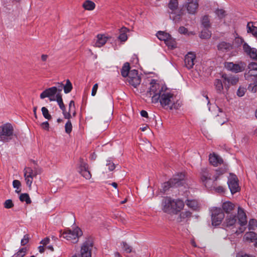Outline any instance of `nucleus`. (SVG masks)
<instances>
[{
	"mask_svg": "<svg viewBox=\"0 0 257 257\" xmlns=\"http://www.w3.org/2000/svg\"><path fill=\"white\" fill-rule=\"evenodd\" d=\"M148 95L152 97V102H160L161 106L166 109H178L180 106L176 95L166 86L157 83L154 80L150 83Z\"/></svg>",
	"mask_w": 257,
	"mask_h": 257,
	"instance_id": "1",
	"label": "nucleus"
},
{
	"mask_svg": "<svg viewBox=\"0 0 257 257\" xmlns=\"http://www.w3.org/2000/svg\"><path fill=\"white\" fill-rule=\"evenodd\" d=\"M161 206L164 212L170 214H177L183 209L184 203L181 199L166 197L162 200Z\"/></svg>",
	"mask_w": 257,
	"mask_h": 257,
	"instance_id": "2",
	"label": "nucleus"
},
{
	"mask_svg": "<svg viewBox=\"0 0 257 257\" xmlns=\"http://www.w3.org/2000/svg\"><path fill=\"white\" fill-rule=\"evenodd\" d=\"M14 136V128L10 123H6L0 126V141L8 143L12 140Z\"/></svg>",
	"mask_w": 257,
	"mask_h": 257,
	"instance_id": "3",
	"label": "nucleus"
},
{
	"mask_svg": "<svg viewBox=\"0 0 257 257\" xmlns=\"http://www.w3.org/2000/svg\"><path fill=\"white\" fill-rule=\"evenodd\" d=\"M82 231L80 228L75 227L73 229H68L63 232L61 236L66 239L71 243H76L79 238L82 235Z\"/></svg>",
	"mask_w": 257,
	"mask_h": 257,
	"instance_id": "4",
	"label": "nucleus"
},
{
	"mask_svg": "<svg viewBox=\"0 0 257 257\" xmlns=\"http://www.w3.org/2000/svg\"><path fill=\"white\" fill-rule=\"evenodd\" d=\"M185 175L180 173L175 175L173 178L169 181L165 182L162 184L163 191L166 192L168 190L170 187H177L183 185L184 182Z\"/></svg>",
	"mask_w": 257,
	"mask_h": 257,
	"instance_id": "5",
	"label": "nucleus"
},
{
	"mask_svg": "<svg viewBox=\"0 0 257 257\" xmlns=\"http://www.w3.org/2000/svg\"><path fill=\"white\" fill-rule=\"evenodd\" d=\"M178 0H170L168 4V7L169 9V13L171 15L176 14L175 17L172 16L173 20L175 22L179 21L181 17L184 15L183 10H180L178 12Z\"/></svg>",
	"mask_w": 257,
	"mask_h": 257,
	"instance_id": "6",
	"label": "nucleus"
},
{
	"mask_svg": "<svg viewBox=\"0 0 257 257\" xmlns=\"http://www.w3.org/2000/svg\"><path fill=\"white\" fill-rule=\"evenodd\" d=\"M246 66V63L241 61L235 63L231 62H226L224 63V67L227 70L235 73L243 72Z\"/></svg>",
	"mask_w": 257,
	"mask_h": 257,
	"instance_id": "7",
	"label": "nucleus"
},
{
	"mask_svg": "<svg viewBox=\"0 0 257 257\" xmlns=\"http://www.w3.org/2000/svg\"><path fill=\"white\" fill-rule=\"evenodd\" d=\"M211 211L212 225L214 226L219 225L224 218V212L220 208L217 207H213Z\"/></svg>",
	"mask_w": 257,
	"mask_h": 257,
	"instance_id": "8",
	"label": "nucleus"
},
{
	"mask_svg": "<svg viewBox=\"0 0 257 257\" xmlns=\"http://www.w3.org/2000/svg\"><path fill=\"white\" fill-rule=\"evenodd\" d=\"M237 219L238 223L241 227H240L238 230H237L235 233L236 234H239L245 231L246 227L243 226H245L247 222L246 215L243 209L239 206L238 207Z\"/></svg>",
	"mask_w": 257,
	"mask_h": 257,
	"instance_id": "9",
	"label": "nucleus"
},
{
	"mask_svg": "<svg viewBox=\"0 0 257 257\" xmlns=\"http://www.w3.org/2000/svg\"><path fill=\"white\" fill-rule=\"evenodd\" d=\"M199 0H185L182 9L186 10L190 15H195L199 7Z\"/></svg>",
	"mask_w": 257,
	"mask_h": 257,
	"instance_id": "10",
	"label": "nucleus"
},
{
	"mask_svg": "<svg viewBox=\"0 0 257 257\" xmlns=\"http://www.w3.org/2000/svg\"><path fill=\"white\" fill-rule=\"evenodd\" d=\"M24 174L26 184L31 188L34 178L39 174L38 170H33L31 167H26L24 170Z\"/></svg>",
	"mask_w": 257,
	"mask_h": 257,
	"instance_id": "11",
	"label": "nucleus"
},
{
	"mask_svg": "<svg viewBox=\"0 0 257 257\" xmlns=\"http://www.w3.org/2000/svg\"><path fill=\"white\" fill-rule=\"evenodd\" d=\"M235 41L238 43L243 44V49L244 52L251 59H255L257 58L256 50L255 48H251L246 43L244 42L243 39L241 38L237 37Z\"/></svg>",
	"mask_w": 257,
	"mask_h": 257,
	"instance_id": "12",
	"label": "nucleus"
},
{
	"mask_svg": "<svg viewBox=\"0 0 257 257\" xmlns=\"http://www.w3.org/2000/svg\"><path fill=\"white\" fill-rule=\"evenodd\" d=\"M235 41L238 43L243 44V49L244 52L251 59H255L257 58L256 50L255 48H251L246 43L244 42L243 39L241 38L237 37Z\"/></svg>",
	"mask_w": 257,
	"mask_h": 257,
	"instance_id": "13",
	"label": "nucleus"
},
{
	"mask_svg": "<svg viewBox=\"0 0 257 257\" xmlns=\"http://www.w3.org/2000/svg\"><path fill=\"white\" fill-rule=\"evenodd\" d=\"M93 242L91 238H87L82 244L80 250V257H91Z\"/></svg>",
	"mask_w": 257,
	"mask_h": 257,
	"instance_id": "14",
	"label": "nucleus"
},
{
	"mask_svg": "<svg viewBox=\"0 0 257 257\" xmlns=\"http://www.w3.org/2000/svg\"><path fill=\"white\" fill-rule=\"evenodd\" d=\"M57 94V87L53 86L44 90L40 94V97L42 99L47 97L50 101H55Z\"/></svg>",
	"mask_w": 257,
	"mask_h": 257,
	"instance_id": "15",
	"label": "nucleus"
},
{
	"mask_svg": "<svg viewBox=\"0 0 257 257\" xmlns=\"http://www.w3.org/2000/svg\"><path fill=\"white\" fill-rule=\"evenodd\" d=\"M227 184L231 194H233L239 191L240 188L236 175L230 174L228 178Z\"/></svg>",
	"mask_w": 257,
	"mask_h": 257,
	"instance_id": "16",
	"label": "nucleus"
},
{
	"mask_svg": "<svg viewBox=\"0 0 257 257\" xmlns=\"http://www.w3.org/2000/svg\"><path fill=\"white\" fill-rule=\"evenodd\" d=\"M156 36L160 40L164 41L169 47L174 48L176 47L175 40L170 33H156Z\"/></svg>",
	"mask_w": 257,
	"mask_h": 257,
	"instance_id": "17",
	"label": "nucleus"
},
{
	"mask_svg": "<svg viewBox=\"0 0 257 257\" xmlns=\"http://www.w3.org/2000/svg\"><path fill=\"white\" fill-rule=\"evenodd\" d=\"M127 80L129 84L135 88H136L140 85L141 81V79L138 75V71L135 69L130 71Z\"/></svg>",
	"mask_w": 257,
	"mask_h": 257,
	"instance_id": "18",
	"label": "nucleus"
},
{
	"mask_svg": "<svg viewBox=\"0 0 257 257\" xmlns=\"http://www.w3.org/2000/svg\"><path fill=\"white\" fill-rule=\"evenodd\" d=\"M195 58V54L192 52L188 53V54L185 56L184 62L185 66L188 69H191L193 67Z\"/></svg>",
	"mask_w": 257,
	"mask_h": 257,
	"instance_id": "19",
	"label": "nucleus"
},
{
	"mask_svg": "<svg viewBox=\"0 0 257 257\" xmlns=\"http://www.w3.org/2000/svg\"><path fill=\"white\" fill-rule=\"evenodd\" d=\"M79 173L86 179H90L91 175L88 169V165L84 162H81L79 170Z\"/></svg>",
	"mask_w": 257,
	"mask_h": 257,
	"instance_id": "20",
	"label": "nucleus"
},
{
	"mask_svg": "<svg viewBox=\"0 0 257 257\" xmlns=\"http://www.w3.org/2000/svg\"><path fill=\"white\" fill-rule=\"evenodd\" d=\"M201 180L206 187H207L208 181L211 180V173L207 168H203L201 171Z\"/></svg>",
	"mask_w": 257,
	"mask_h": 257,
	"instance_id": "21",
	"label": "nucleus"
},
{
	"mask_svg": "<svg viewBox=\"0 0 257 257\" xmlns=\"http://www.w3.org/2000/svg\"><path fill=\"white\" fill-rule=\"evenodd\" d=\"M209 162L214 166H217L223 163V159L221 157L215 153L210 154L209 157Z\"/></svg>",
	"mask_w": 257,
	"mask_h": 257,
	"instance_id": "22",
	"label": "nucleus"
},
{
	"mask_svg": "<svg viewBox=\"0 0 257 257\" xmlns=\"http://www.w3.org/2000/svg\"><path fill=\"white\" fill-rule=\"evenodd\" d=\"M108 37L105 34H99L97 36L95 46L97 47H100L105 44Z\"/></svg>",
	"mask_w": 257,
	"mask_h": 257,
	"instance_id": "23",
	"label": "nucleus"
},
{
	"mask_svg": "<svg viewBox=\"0 0 257 257\" xmlns=\"http://www.w3.org/2000/svg\"><path fill=\"white\" fill-rule=\"evenodd\" d=\"M222 207L226 214H230L234 210L235 205L230 201H226L223 203Z\"/></svg>",
	"mask_w": 257,
	"mask_h": 257,
	"instance_id": "24",
	"label": "nucleus"
},
{
	"mask_svg": "<svg viewBox=\"0 0 257 257\" xmlns=\"http://www.w3.org/2000/svg\"><path fill=\"white\" fill-rule=\"evenodd\" d=\"M192 216V213L187 210L181 212L179 216L177 217V220L179 222L187 221Z\"/></svg>",
	"mask_w": 257,
	"mask_h": 257,
	"instance_id": "25",
	"label": "nucleus"
},
{
	"mask_svg": "<svg viewBox=\"0 0 257 257\" xmlns=\"http://www.w3.org/2000/svg\"><path fill=\"white\" fill-rule=\"evenodd\" d=\"M185 203L189 208L193 210L197 211L200 208L199 204L196 200L187 199Z\"/></svg>",
	"mask_w": 257,
	"mask_h": 257,
	"instance_id": "26",
	"label": "nucleus"
},
{
	"mask_svg": "<svg viewBox=\"0 0 257 257\" xmlns=\"http://www.w3.org/2000/svg\"><path fill=\"white\" fill-rule=\"evenodd\" d=\"M243 239L246 241L252 242L257 240V234L253 231L247 232L245 233Z\"/></svg>",
	"mask_w": 257,
	"mask_h": 257,
	"instance_id": "27",
	"label": "nucleus"
},
{
	"mask_svg": "<svg viewBox=\"0 0 257 257\" xmlns=\"http://www.w3.org/2000/svg\"><path fill=\"white\" fill-rule=\"evenodd\" d=\"M236 222L235 215H229L227 216L224 223L226 226L230 227L235 224Z\"/></svg>",
	"mask_w": 257,
	"mask_h": 257,
	"instance_id": "28",
	"label": "nucleus"
},
{
	"mask_svg": "<svg viewBox=\"0 0 257 257\" xmlns=\"http://www.w3.org/2000/svg\"><path fill=\"white\" fill-rule=\"evenodd\" d=\"M249 71L248 74L249 75L256 76H257V63L251 62L248 66Z\"/></svg>",
	"mask_w": 257,
	"mask_h": 257,
	"instance_id": "29",
	"label": "nucleus"
},
{
	"mask_svg": "<svg viewBox=\"0 0 257 257\" xmlns=\"http://www.w3.org/2000/svg\"><path fill=\"white\" fill-rule=\"evenodd\" d=\"M222 78L224 80L226 81L229 84L234 85H235L238 81V78L236 76H229L228 77L226 75H223Z\"/></svg>",
	"mask_w": 257,
	"mask_h": 257,
	"instance_id": "30",
	"label": "nucleus"
},
{
	"mask_svg": "<svg viewBox=\"0 0 257 257\" xmlns=\"http://www.w3.org/2000/svg\"><path fill=\"white\" fill-rule=\"evenodd\" d=\"M82 7L86 10L92 11L95 9V4L91 1L87 0L83 3Z\"/></svg>",
	"mask_w": 257,
	"mask_h": 257,
	"instance_id": "31",
	"label": "nucleus"
},
{
	"mask_svg": "<svg viewBox=\"0 0 257 257\" xmlns=\"http://www.w3.org/2000/svg\"><path fill=\"white\" fill-rule=\"evenodd\" d=\"M130 67L129 63L127 62L123 64V65L121 68V75L124 77L128 76L129 73L130 72Z\"/></svg>",
	"mask_w": 257,
	"mask_h": 257,
	"instance_id": "32",
	"label": "nucleus"
},
{
	"mask_svg": "<svg viewBox=\"0 0 257 257\" xmlns=\"http://www.w3.org/2000/svg\"><path fill=\"white\" fill-rule=\"evenodd\" d=\"M246 28L247 32H257V23L248 22Z\"/></svg>",
	"mask_w": 257,
	"mask_h": 257,
	"instance_id": "33",
	"label": "nucleus"
},
{
	"mask_svg": "<svg viewBox=\"0 0 257 257\" xmlns=\"http://www.w3.org/2000/svg\"><path fill=\"white\" fill-rule=\"evenodd\" d=\"M55 101L57 102L58 104L62 111L66 109L65 106L63 102L62 96L60 93H58L57 94V98L55 99Z\"/></svg>",
	"mask_w": 257,
	"mask_h": 257,
	"instance_id": "34",
	"label": "nucleus"
},
{
	"mask_svg": "<svg viewBox=\"0 0 257 257\" xmlns=\"http://www.w3.org/2000/svg\"><path fill=\"white\" fill-rule=\"evenodd\" d=\"M19 199L21 202H26L27 204L31 203V200L29 195L27 193L21 194L19 197Z\"/></svg>",
	"mask_w": 257,
	"mask_h": 257,
	"instance_id": "35",
	"label": "nucleus"
},
{
	"mask_svg": "<svg viewBox=\"0 0 257 257\" xmlns=\"http://www.w3.org/2000/svg\"><path fill=\"white\" fill-rule=\"evenodd\" d=\"M216 108L220 113V114H217V116H220L221 117H222V119L221 120H219L218 119V122L221 125H222L227 121V118L225 117V114L223 112H222V111L221 110V109L220 108H219L218 106H216Z\"/></svg>",
	"mask_w": 257,
	"mask_h": 257,
	"instance_id": "36",
	"label": "nucleus"
},
{
	"mask_svg": "<svg viewBox=\"0 0 257 257\" xmlns=\"http://www.w3.org/2000/svg\"><path fill=\"white\" fill-rule=\"evenodd\" d=\"M214 85L215 86L216 91L218 93H221L223 89L222 81L219 79H216L214 82Z\"/></svg>",
	"mask_w": 257,
	"mask_h": 257,
	"instance_id": "37",
	"label": "nucleus"
},
{
	"mask_svg": "<svg viewBox=\"0 0 257 257\" xmlns=\"http://www.w3.org/2000/svg\"><path fill=\"white\" fill-rule=\"evenodd\" d=\"M201 24L203 27L208 29L210 27V20L208 16H204L201 21Z\"/></svg>",
	"mask_w": 257,
	"mask_h": 257,
	"instance_id": "38",
	"label": "nucleus"
},
{
	"mask_svg": "<svg viewBox=\"0 0 257 257\" xmlns=\"http://www.w3.org/2000/svg\"><path fill=\"white\" fill-rule=\"evenodd\" d=\"M27 251L26 247H23L14 254L13 257H24L26 254Z\"/></svg>",
	"mask_w": 257,
	"mask_h": 257,
	"instance_id": "39",
	"label": "nucleus"
},
{
	"mask_svg": "<svg viewBox=\"0 0 257 257\" xmlns=\"http://www.w3.org/2000/svg\"><path fill=\"white\" fill-rule=\"evenodd\" d=\"M63 89L65 93H69L71 91L72 85L69 80H67L66 84L63 85Z\"/></svg>",
	"mask_w": 257,
	"mask_h": 257,
	"instance_id": "40",
	"label": "nucleus"
},
{
	"mask_svg": "<svg viewBox=\"0 0 257 257\" xmlns=\"http://www.w3.org/2000/svg\"><path fill=\"white\" fill-rule=\"evenodd\" d=\"M257 227V220L251 219L248 222V228L249 230H254Z\"/></svg>",
	"mask_w": 257,
	"mask_h": 257,
	"instance_id": "41",
	"label": "nucleus"
},
{
	"mask_svg": "<svg viewBox=\"0 0 257 257\" xmlns=\"http://www.w3.org/2000/svg\"><path fill=\"white\" fill-rule=\"evenodd\" d=\"M13 186L14 188L17 189L15 191L17 193H19L21 192V189H20V187L21 184L20 181L18 180H14L13 182Z\"/></svg>",
	"mask_w": 257,
	"mask_h": 257,
	"instance_id": "42",
	"label": "nucleus"
},
{
	"mask_svg": "<svg viewBox=\"0 0 257 257\" xmlns=\"http://www.w3.org/2000/svg\"><path fill=\"white\" fill-rule=\"evenodd\" d=\"M122 247L123 250L126 253H131L133 251L132 247L129 245L125 242H122L121 243Z\"/></svg>",
	"mask_w": 257,
	"mask_h": 257,
	"instance_id": "43",
	"label": "nucleus"
},
{
	"mask_svg": "<svg viewBox=\"0 0 257 257\" xmlns=\"http://www.w3.org/2000/svg\"><path fill=\"white\" fill-rule=\"evenodd\" d=\"M68 111L71 112L73 116H75L76 115L75 106L74 101L71 100L69 104V110Z\"/></svg>",
	"mask_w": 257,
	"mask_h": 257,
	"instance_id": "44",
	"label": "nucleus"
},
{
	"mask_svg": "<svg viewBox=\"0 0 257 257\" xmlns=\"http://www.w3.org/2000/svg\"><path fill=\"white\" fill-rule=\"evenodd\" d=\"M230 47V45L229 43H225L224 42H221L218 46V49L220 50H227Z\"/></svg>",
	"mask_w": 257,
	"mask_h": 257,
	"instance_id": "45",
	"label": "nucleus"
},
{
	"mask_svg": "<svg viewBox=\"0 0 257 257\" xmlns=\"http://www.w3.org/2000/svg\"><path fill=\"white\" fill-rule=\"evenodd\" d=\"M72 130V125L70 120H67L65 125V131L67 134H69Z\"/></svg>",
	"mask_w": 257,
	"mask_h": 257,
	"instance_id": "46",
	"label": "nucleus"
},
{
	"mask_svg": "<svg viewBox=\"0 0 257 257\" xmlns=\"http://www.w3.org/2000/svg\"><path fill=\"white\" fill-rule=\"evenodd\" d=\"M215 13L220 19H223L226 16V12L223 9H217Z\"/></svg>",
	"mask_w": 257,
	"mask_h": 257,
	"instance_id": "47",
	"label": "nucleus"
},
{
	"mask_svg": "<svg viewBox=\"0 0 257 257\" xmlns=\"http://www.w3.org/2000/svg\"><path fill=\"white\" fill-rule=\"evenodd\" d=\"M42 112L43 116L47 119H50L51 118V115L49 114L48 109L45 107H42Z\"/></svg>",
	"mask_w": 257,
	"mask_h": 257,
	"instance_id": "48",
	"label": "nucleus"
},
{
	"mask_svg": "<svg viewBox=\"0 0 257 257\" xmlns=\"http://www.w3.org/2000/svg\"><path fill=\"white\" fill-rule=\"evenodd\" d=\"M14 205L13 201L11 199L6 200L4 203V207L7 209L11 208Z\"/></svg>",
	"mask_w": 257,
	"mask_h": 257,
	"instance_id": "49",
	"label": "nucleus"
},
{
	"mask_svg": "<svg viewBox=\"0 0 257 257\" xmlns=\"http://www.w3.org/2000/svg\"><path fill=\"white\" fill-rule=\"evenodd\" d=\"M248 89L253 93L257 91V82L249 85Z\"/></svg>",
	"mask_w": 257,
	"mask_h": 257,
	"instance_id": "50",
	"label": "nucleus"
},
{
	"mask_svg": "<svg viewBox=\"0 0 257 257\" xmlns=\"http://www.w3.org/2000/svg\"><path fill=\"white\" fill-rule=\"evenodd\" d=\"M62 113L63 114L64 117L65 119H67L68 120H70L72 116H73L72 112L70 111L67 112L66 109L62 111Z\"/></svg>",
	"mask_w": 257,
	"mask_h": 257,
	"instance_id": "51",
	"label": "nucleus"
},
{
	"mask_svg": "<svg viewBox=\"0 0 257 257\" xmlns=\"http://www.w3.org/2000/svg\"><path fill=\"white\" fill-rule=\"evenodd\" d=\"M245 92V89L243 87H240L237 91V95L241 97L243 96Z\"/></svg>",
	"mask_w": 257,
	"mask_h": 257,
	"instance_id": "52",
	"label": "nucleus"
},
{
	"mask_svg": "<svg viewBox=\"0 0 257 257\" xmlns=\"http://www.w3.org/2000/svg\"><path fill=\"white\" fill-rule=\"evenodd\" d=\"M29 242V235L26 234L24 236L23 238L21 240V244L22 245H26Z\"/></svg>",
	"mask_w": 257,
	"mask_h": 257,
	"instance_id": "53",
	"label": "nucleus"
},
{
	"mask_svg": "<svg viewBox=\"0 0 257 257\" xmlns=\"http://www.w3.org/2000/svg\"><path fill=\"white\" fill-rule=\"evenodd\" d=\"M106 166L108 167V169L110 171H113L115 169V165L114 163L111 162L110 160L107 161Z\"/></svg>",
	"mask_w": 257,
	"mask_h": 257,
	"instance_id": "54",
	"label": "nucleus"
},
{
	"mask_svg": "<svg viewBox=\"0 0 257 257\" xmlns=\"http://www.w3.org/2000/svg\"><path fill=\"white\" fill-rule=\"evenodd\" d=\"M236 257H254V256L243 252H239L236 254Z\"/></svg>",
	"mask_w": 257,
	"mask_h": 257,
	"instance_id": "55",
	"label": "nucleus"
},
{
	"mask_svg": "<svg viewBox=\"0 0 257 257\" xmlns=\"http://www.w3.org/2000/svg\"><path fill=\"white\" fill-rule=\"evenodd\" d=\"M127 36L126 33H120L118 37V39L122 42H124L127 40Z\"/></svg>",
	"mask_w": 257,
	"mask_h": 257,
	"instance_id": "56",
	"label": "nucleus"
},
{
	"mask_svg": "<svg viewBox=\"0 0 257 257\" xmlns=\"http://www.w3.org/2000/svg\"><path fill=\"white\" fill-rule=\"evenodd\" d=\"M97 89H98V84L96 83L93 85L92 89V91H91V95L92 96H94L96 95Z\"/></svg>",
	"mask_w": 257,
	"mask_h": 257,
	"instance_id": "57",
	"label": "nucleus"
},
{
	"mask_svg": "<svg viewBox=\"0 0 257 257\" xmlns=\"http://www.w3.org/2000/svg\"><path fill=\"white\" fill-rule=\"evenodd\" d=\"M211 37V33H200L199 37L201 39H207Z\"/></svg>",
	"mask_w": 257,
	"mask_h": 257,
	"instance_id": "58",
	"label": "nucleus"
},
{
	"mask_svg": "<svg viewBox=\"0 0 257 257\" xmlns=\"http://www.w3.org/2000/svg\"><path fill=\"white\" fill-rule=\"evenodd\" d=\"M41 127L45 130H49V124L48 121H45L41 123Z\"/></svg>",
	"mask_w": 257,
	"mask_h": 257,
	"instance_id": "59",
	"label": "nucleus"
},
{
	"mask_svg": "<svg viewBox=\"0 0 257 257\" xmlns=\"http://www.w3.org/2000/svg\"><path fill=\"white\" fill-rule=\"evenodd\" d=\"M215 190L218 193H223L225 191V189L222 186H218L215 188Z\"/></svg>",
	"mask_w": 257,
	"mask_h": 257,
	"instance_id": "60",
	"label": "nucleus"
},
{
	"mask_svg": "<svg viewBox=\"0 0 257 257\" xmlns=\"http://www.w3.org/2000/svg\"><path fill=\"white\" fill-rule=\"evenodd\" d=\"M49 242H50V239L48 237H46L41 240V243L43 244V245H46L47 244H48L49 243Z\"/></svg>",
	"mask_w": 257,
	"mask_h": 257,
	"instance_id": "61",
	"label": "nucleus"
},
{
	"mask_svg": "<svg viewBox=\"0 0 257 257\" xmlns=\"http://www.w3.org/2000/svg\"><path fill=\"white\" fill-rule=\"evenodd\" d=\"M58 87H57V92H58V93H60V92L62 90V89L63 88V84L62 83H58Z\"/></svg>",
	"mask_w": 257,
	"mask_h": 257,
	"instance_id": "62",
	"label": "nucleus"
},
{
	"mask_svg": "<svg viewBox=\"0 0 257 257\" xmlns=\"http://www.w3.org/2000/svg\"><path fill=\"white\" fill-rule=\"evenodd\" d=\"M141 115L142 117L148 118V112L146 110H142L140 112Z\"/></svg>",
	"mask_w": 257,
	"mask_h": 257,
	"instance_id": "63",
	"label": "nucleus"
},
{
	"mask_svg": "<svg viewBox=\"0 0 257 257\" xmlns=\"http://www.w3.org/2000/svg\"><path fill=\"white\" fill-rule=\"evenodd\" d=\"M128 30L126 27H122L119 30V32L124 33V32H128Z\"/></svg>",
	"mask_w": 257,
	"mask_h": 257,
	"instance_id": "64",
	"label": "nucleus"
}]
</instances>
